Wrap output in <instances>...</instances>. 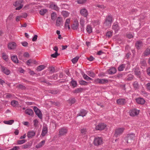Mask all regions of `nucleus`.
Returning <instances> with one entry per match:
<instances>
[{"mask_svg": "<svg viewBox=\"0 0 150 150\" xmlns=\"http://www.w3.org/2000/svg\"><path fill=\"white\" fill-rule=\"evenodd\" d=\"M71 83L74 88L76 87L77 85L76 82L74 79H73L71 81Z\"/></svg>", "mask_w": 150, "mask_h": 150, "instance_id": "obj_40", "label": "nucleus"}, {"mask_svg": "<svg viewBox=\"0 0 150 150\" xmlns=\"http://www.w3.org/2000/svg\"><path fill=\"white\" fill-rule=\"evenodd\" d=\"M70 23V20L69 19H66L65 24V27L66 28L67 27H68L69 29H70V28L69 26V23Z\"/></svg>", "mask_w": 150, "mask_h": 150, "instance_id": "obj_29", "label": "nucleus"}, {"mask_svg": "<svg viewBox=\"0 0 150 150\" xmlns=\"http://www.w3.org/2000/svg\"><path fill=\"white\" fill-rule=\"evenodd\" d=\"M139 113V111L138 110L134 109L131 110L130 111L129 115L132 116H134L137 115Z\"/></svg>", "mask_w": 150, "mask_h": 150, "instance_id": "obj_9", "label": "nucleus"}, {"mask_svg": "<svg viewBox=\"0 0 150 150\" xmlns=\"http://www.w3.org/2000/svg\"><path fill=\"white\" fill-rule=\"evenodd\" d=\"M59 55L60 54L58 53V52H55L54 53L51 54V56L52 57L56 58L57 56Z\"/></svg>", "mask_w": 150, "mask_h": 150, "instance_id": "obj_43", "label": "nucleus"}, {"mask_svg": "<svg viewBox=\"0 0 150 150\" xmlns=\"http://www.w3.org/2000/svg\"><path fill=\"white\" fill-rule=\"evenodd\" d=\"M2 57L5 60H6L8 58V56L6 55L5 53H2Z\"/></svg>", "mask_w": 150, "mask_h": 150, "instance_id": "obj_55", "label": "nucleus"}, {"mask_svg": "<svg viewBox=\"0 0 150 150\" xmlns=\"http://www.w3.org/2000/svg\"><path fill=\"white\" fill-rule=\"evenodd\" d=\"M136 46L138 49H139L143 45L142 41L139 40L136 42L135 44Z\"/></svg>", "mask_w": 150, "mask_h": 150, "instance_id": "obj_18", "label": "nucleus"}, {"mask_svg": "<svg viewBox=\"0 0 150 150\" xmlns=\"http://www.w3.org/2000/svg\"><path fill=\"white\" fill-rule=\"evenodd\" d=\"M112 28L114 30L115 32L116 33L119 30V27L116 23H115L112 25Z\"/></svg>", "mask_w": 150, "mask_h": 150, "instance_id": "obj_22", "label": "nucleus"}, {"mask_svg": "<svg viewBox=\"0 0 150 150\" xmlns=\"http://www.w3.org/2000/svg\"><path fill=\"white\" fill-rule=\"evenodd\" d=\"M69 103H70L71 104H74L76 101L75 99L74 98H73L71 99H69Z\"/></svg>", "mask_w": 150, "mask_h": 150, "instance_id": "obj_54", "label": "nucleus"}, {"mask_svg": "<svg viewBox=\"0 0 150 150\" xmlns=\"http://www.w3.org/2000/svg\"><path fill=\"white\" fill-rule=\"evenodd\" d=\"M21 44H22V45L23 46L25 47L28 46V43L27 42H26V41H24V42H22L21 43Z\"/></svg>", "mask_w": 150, "mask_h": 150, "instance_id": "obj_57", "label": "nucleus"}, {"mask_svg": "<svg viewBox=\"0 0 150 150\" xmlns=\"http://www.w3.org/2000/svg\"><path fill=\"white\" fill-rule=\"evenodd\" d=\"M83 90V89L82 88H77L74 91V93H78L80 92H81Z\"/></svg>", "mask_w": 150, "mask_h": 150, "instance_id": "obj_35", "label": "nucleus"}, {"mask_svg": "<svg viewBox=\"0 0 150 150\" xmlns=\"http://www.w3.org/2000/svg\"><path fill=\"white\" fill-rule=\"evenodd\" d=\"M14 122V120H11L8 121H4V123L8 125H11Z\"/></svg>", "mask_w": 150, "mask_h": 150, "instance_id": "obj_38", "label": "nucleus"}, {"mask_svg": "<svg viewBox=\"0 0 150 150\" xmlns=\"http://www.w3.org/2000/svg\"><path fill=\"white\" fill-rule=\"evenodd\" d=\"M17 87L20 88V89L23 90L25 89L26 88V87L25 86L21 84H19L17 86Z\"/></svg>", "mask_w": 150, "mask_h": 150, "instance_id": "obj_52", "label": "nucleus"}, {"mask_svg": "<svg viewBox=\"0 0 150 150\" xmlns=\"http://www.w3.org/2000/svg\"><path fill=\"white\" fill-rule=\"evenodd\" d=\"M106 126V125L104 123H100L96 126V130H102L104 129Z\"/></svg>", "mask_w": 150, "mask_h": 150, "instance_id": "obj_7", "label": "nucleus"}, {"mask_svg": "<svg viewBox=\"0 0 150 150\" xmlns=\"http://www.w3.org/2000/svg\"><path fill=\"white\" fill-rule=\"evenodd\" d=\"M87 0H77L78 4H83L86 2Z\"/></svg>", "mask_w": 150, "mask_h": 150, "instance_id": "obj_50", "label": "nucleus"}, {"mask_svg": "<svg viewBox=\"0 0 150 150\" xmlns=\"http://www.w3.org/2000/svg\"><path fill=\"white\" fill-rule=\"evenodd\" d=\"M16 46V44L14 42L10 43L8 44V47L9 49L11 50L15 49Z\"/></svg>", "mask_w": 150, "mask_h": 150, "instance_id": "obj_14", "label": "nucleus"}, {"mask_svg": "<svg viewBox=\"0 0 150 150\" xmlns=\"http://www.w3.org/2000/svg\"><path fill=\"white\" fill-rule=\"evenodd\" d=\"M67 132V130L65 128L63 127L59 129V134L61 136L66 134Z\"/></svg>", "mask_w": 150, "mask_h": 150, "instance_id": "obj_10", "label": "nucleus"}, {"mask_svg": "<svg viewBox=\"0 0 150 150\" xmlns=\"http://www.w3.org/2000/svg\"><path fill=\"white\" fill-rule=\"evenodd\" d=\"M23 0H17L13 4L15 7L18 6L16 8V10L21 9L23 6Z\"/></svg>", "mask_w": 150, "mask_h": 150, "instance_id": "obj_2", "label": "nucleus"}, {"mask_svg": "<svg viewBox=\"0 0 150 150\" xmlns=\"http://www.w3.org/2000/svg\"><path fill=\"white\" fill-rule=\"evenodd\" d=\"M11 59L12 61L15 63H18V60L16 55H13L11 56Z\"/></svg>", "mask_w": 150, "mask_h": 150, "instance_id": "obj_27", "label": "nucleus"}, {"mask_svg": "<svg viewBox=\"0 0 150 150\" xmlns=\"http://www.w3.org/2000/svg\"><path fill=\"white\" fill-rule=\"evenodd\" d=\"M124 130L123 128H118L115 129L114 134V136L117 137L118 136L120 135L123 132Z\"/></svg>", "mask_w": 150, "mask_h": 150, "instance_id": "obj_3", "label": "nucleus"}, {"mask_svg": "<svg viewBox=\"0 0 150 150\" xmlns=\"http://www.w3.org/2000/svg\"><path fill=\"white\" fill-rule=\"evenodd\" d=\"M62 21V18L61 17H58L56 21V25L60 26Z\"/></svg>", "mask_w": 150, "mask_h": 150, "instance_id": "obj_19", "label": "nucleus"}, {"mask_svg": "<svg viewBox=\"0 0 150 150\" xmlns=\"http://www.w3.org/2000/svg\"><path fill=\"white\" fill-rule=\"evenodd\" d=\"M84 22L85 21L83 19H80V23L81 25H84Z\"/></svg>", "mask_w": 150, "mask_h": 150, "instance_id": "obj_63", "label": "nucleus"}, {"mask_svg": "<svg viewBox=\"0 0 150 150\" xmlns=\"http://www.w3.org/2000/svg\"><path fill=\"white\" fill-rule=\"evenodd\" d=\"M112 22V17L110 15H108L106 16L104 24L107 26H110L111 25Z\"/></svg>", "mask_w": 150, "mask_h": 150, "instance_id": "obj_4", "label": "nucleus"}, {"mask_svg": "<svg viewBox=\"0 0 150 150\" xmlns=\"http://www.w3.org/2000/svg\"><path fill=\"white\" fill-rule=\"evenodd\" d=\"M150 54V48H148L145 51V54L147 56Z\"/></svg>", "mask_w": 150, "mask_h": 150, "instance_id": "obj_45", "label": "nucleus"}, {"mask_svg": "<svg viewBox=\"0 0 150 150\" xmlns=\"http://www.w3.org/2000/svg\"><path fill=\"white\" fill-rule=\"evenodd\" d=\"M47 132V128L46 126H43V127L42 131L41 133V135L42 137H44Z\"/></svg>", "mask_w": 150, "mask_h": 150, "instance_id": "obj_17", "label": "nucleus"}, {"mask_svg": "<svg viewBox=\"0 0 150 150\" xmlns=\"http://www.w3.org/2000/svg\"><path fill=\"white\" fill-rule=\"evenodd\" d=\"M136 101L137 103L142 105L144 104L145 102V100L143 98H136Z\"/></svg>", "mask_w": 150, "mask_h": 150, "instance_id": "obj_15", "label": "nucleus"}, {"mask_svg": "<svg viewBox=\"0 0 150 150\" xmlns=\"http://www.w3.org/2000/svg\"><path fill=\"white\" fill-rule=\"evenodd\" d=\"M37 62L35 60H33L31 59H29L26 62V64L27 65L29 66L30 63H33L34 64H35Z\"/></svg>", "mask_w": 150, "mask_h": 150, "instance_id": "obj_28", "label": "nucleus"}, {"mask_svg": "<svg viewBox=\"0 0 150 150\" xmlns=\"http://www.w3.org/2000/svg\"><path fill=\"white\" fill-rule=\"evenodd\" d=\"M86 129L83 128L81 129V133L83 134H86Z\"/></svg>", "mask_w": 150, "mask_h": 150, "instance_id": "obj_61", "label": "nucleus"}, {"mask_svg": "<svg viewBox=\"0 0 150 150\" xmlns=\"http://www.w3.org/2000/svg\"><path fill=\"white\" fill-rule=\"evenodd\" d=\"M87 112L84 109H81L80 110L79 113L77 114V117L82 116L83 117L86 116Z\"/></svg>", "mask_w": 150, "mask_h": 150, "instance_id": "obj_12", "label": "nucleus"}, {"mask_svg": "<svg viewBox=\"0 0 150 150\" xmlns=\"http://www.w3.org/2000/svg\"><path fill=\"white\" fill-rule=\"evenodd\" d=\"M79 25L78 21L77 20L74 21V23L71 25V28L74 30H76L78 28Z\"/></svg>", "mask_w": 150, "mask_h": 150, "instance_id": "obj_13", "label": "nucleus"}, {"mask_svg": "<svg viewBox=\"0 0 150 150\" xmlns=\"http://www.w3.org/2000/svg\"><path fill=\"white\" fill-rule=\"evenodd\" d=\"M45 67L44 65H40L38 66L37 68V70L38 71H40L45 69Z\"/></svg>", "mask_w": 150, "mask_h": 150, "instance_id": "obj_32", "label": "nucleus"}, {"mask_svg": "<svg viewBox=\"0 0 150 150\" xmlns=\"http://www.w3.org/2000/svg\"><path fill=\"white\" fill-rule=\"evenodd\" d=\"M134 72L135 74L137 76H139L141 74V73L138 68L136 67L134 68Z\"/></svg>", "mask_w": 150, "mask_h": 150, "instance_id": "obj_25", "label": "nucleus"}, {"mask_svg": "<svg viewBox=\"0 0 150 150\" xmlns=\"http://www.w3.org/2000/svg\"><path fill=\"white\" fill-rule=\"evenodd\" d=\"M125 64H122L120 65L118 68V70L119 71H122L125 68Z\"/></svg>", "mask_w": 150, "mask_h": 150, "instance_id": "obj_30", "label": "nucleus"}, {"mask_svg": "<svg viewBox=\"0 0 150 150\" xmlns=\"http://www.w3.org/2000/svg\"><path fill=\"white\" fill-rule=\"evenodd\" d=\"M133 86L134 88L136 89L138 88L139 87V85L137 81H135L133 83Z\"/></svg>", "mask_w": 150, "mask_h": 150, "instance_id": "obj_46", "label": "nucleus"}, {"mask_svg": "<svg viewBox=\"0 0 150 150\" xmlns=\"http://www.w3.org/2000/svg\"><path fill=\"white\" fill-rule=\"evenodd\" d=\"M116 70L115 68L112 67L108 70V73L110 74H113L116 72Z\"/></svg>", "mask_w": 150, "mask_h": 150, "instance_id": "obj_26", "label": "nucleus"}, {"mask_svg": "<svg viewBox=\"0 0 150 150\" xmlns=\"http://www.w3.org/2000/svg\"><path fill=\"white\" fill-rule=\"evenodd\" d=\"M112 35V33L111 31H108L107 32L106 34V36L110 38L111 37Z\"/></svg>", "mask_w": 150, "mask_h": 150, "instance_id": "obj_53", "label": "nucleus"}, {"mask_svg": "<svg viewBox=\"0 0 150 150\" xmlns=\"http://www.w3.org/2000/svg\"><path fill=\"white\" fill-rule=\"evenodd\" d=\"M58 74H54L53 75L51 76L50 77L48 76V78L50 79H53L54 80H56L57 79Z\"/></svg>", "mask_w": 150, "mask_h": 150, "instance_id": "obj_31", "label": "nucleus"}, {"mask_svg": "<svg viewBox=\"0 0 150 150\" xmlns=\"http://www.w3.org/2000/svg\"><path fill=\"white\" fill-rule=\"evenodd\" d=\"M50 71L53 73H54L55 71L54 68L53 67H49Z\"/></svg>", "mask_w": 150, "mask_h": 150, "instance_id": "obj_58", "label": "nucleus"}, {"mask_svg": "<svg viewBox=\"0 0 150 150\" xmlns=\"http://www.w3.org/2000/svg\"><path fill=\"white\" fill-rule=\"evenodd\" d=\"M11 103L12 106H15L18 104V102L17 101L13 100L11 102Z\"/></svg>", "mask_w": 150, "mask_h": 150, "instance_id": "obj_44", "label": "nucleus"}, {"mask_svg": "<svg viewBox=\"0 0 150 150\" xmlns=\"http://www.w3.org/2000/svg\"><path fill=\"white\" fill-rule=\"evenodd\" d=\"M117 103L120 105H123L125 103V99L120 98L117 100Z\"/></svg>", "mask_w": 150, "mask_h": 150, "instance_id": "obj_20", "label": "nucleus"}, {"mask_svg": "<svg viewBox=\"0 0 150 150\" xmlns=\"http://www.w3.org/2000/svg\"><path fill=\"white\" fill-rule=\"evenodd\" d=\"M96 6L102 9H103L105 8V7L103 5H96Z\"/></svg>", "mask_w": 150, "mask_h": 150, "instance_id": "obj_60", "label": "nucleus"}, {"mask_svg": "<svg viewBox=\"0 0 150 150\" xmlns=\"http://www.w3.org/2000/svg\"><path fill=\"white\" fill-rule=\"evenodd\" d=\"M1 70L4 73L8 75L10 73V71L6 67L3 66H1Z\"/></svg>", "mask_w": 150, "mask_h": 150, "instance_id": "obj_11", "label": "nucleus"}, {"mask_svg": "<svg viewBox=\"0 0 150 150\" xmlns=\"http://www.w3.org/2000/svg\"><path fill=\"white\" fill-rule=\"evenodd\" d=\"M62 14L65 17H67L69 15V13L66 11H63L62 12Z\"/></svg>", "mask_w": 150, "mask_h": 150, "instance_id": "obj_48", "label": "nucleus"}, {"mask_svg": "<svg viewBox=\"0 0 150 150\" xmlns=\"http://www.w3.org/2000/svg\"><path fill=\"white\" fill-rule=\"evenodd\" d=\"M87 74L88 76L92 77H94L95 76V74L91 71H88Z\"/></svg>", "mask_w": 150, "mask_h": 150, "instance_id": "obj_37", "label": "nucleus"}, {"mask_svg": "<svg viewBox=\"0 0 150 150\" xmlns=\"http://www.w3.org/2000/svg\"><path fill=\"white\" fill-rule=\"evenodd\" d=\"M20 149L19 146H15L13 148L11 149L10 150H16Z\"/></svg>", "mask_w": 150, "mask_h": 150, "instance_id": "obj_64", "label": "nucleus"}, {"mask_svg": "<svg viewBox=\"0 0 150 150\" xmlns=\"http://www.w3.org/2000/svg\"><path fill=\"white\" fill-rule=\"evenodd\" d=\"M79 58V57L76 56L74 58L71 60V61L73 64H75L78 61Z\"/></svg>", "mask_w": 150, "mask_h": 150, "instance_id": "obj_39", "label": "nucleus"}, {"mask_svg": "<svg viewBox=\"0 0 150 150\" xmlns=\"http://www.w3.org/2000/svg\"><path fill=\"white\" fill-rule=\"evenodd\" d=\"M13 14L11 13L7 18V19L9 20H11L13 18Z\"/></svg>", "mask_w": 150, "mask_h": 150, "instance_id": "obj_59", "label": "nucleus"}, {"mask_svg": "<svg viewBox=\"0 0 150 150\" xmlns=\"http://www.w3.org/2000/svg\"><path fill=\"white\" fill-rule=\"evenodd\" d=\"M20 16H21V18H25L27 16V14L26 13H24L22 15H20Z\"/></svg>", "mask_w": 150, "mask_h": 150, "instance_id": "obj_62", "label": "nucleus"}, {"mask_svg": "<svg viewBox=\"0 0 150 150\" xmlns=\"http://www.w3.org/2000/svg\"><path fill=\"white\" fill-rule=\"evenodd\" d=\"M45 142V140H43L40 142L39 144L36 146V147L37 148H40L44 144Z\"/></svg>", "mask_w": 150, "mask_h": 150, "instance_id": "obj_34", "label": "nucleus"}, {"mask_svg": "<svg viewBox=\"0 0 150 150\" xmlns=\"http://www.w3.org/2000/svg\"><path fill=\"white\" fill-rule=\"evenodd\" d=\"M30 145L29 144H26L23 146V149H28L30 148Z\"/></svg>", "mask_w": 150, "mask_h": 150, "instance_id": "obj_51", "label": "nucleus"}, {"mask_svg": "<svg viewBox=\"0 0 150 150\" xmlns=\"http://www.w3.org/2000/svg\"><path fill=\"white\" fill-rule=\"evenodd\" d=\"M135 137V134L133 133L128 134L125 138V139L127 143H130L134 140Z\"/></svg>", "mask_w": 150, "mask_h": 150, "instance_id": "obj_1", "label": "nucleus"}, {"mask_svg": "<svg viewBox=\"0 0 150 150\" xmlns=\"http://www.w3.org/2000/svg\"><path fill=\"white\" fill-rule=\"evenodd\" d=\"M102 139L100 137H96L95 138L93 144L95 146H99L102 143Z\"/></svg>", "mask_w": 150, "mask_h": 150, "instance_id": "obj_6", "label": "nucleus"}, {"mask_svg": "<svg viewBox=\"0 0 150 150\" xmlns=\"http://www.w3.org/2000/svg\"><path fill=\"white\" fill-rule=\"evenodd\" d=\"M82 74L83 75V77L84 79L88 81V79H89V77L87 75L85 74L83 72Z\"/></svg>", "mask_w": 150, "mask_h": 150, "instance_id": "obj_49", "label": "nucleus"}, {"mask_svg": "<svg viewBox=\"0 0 150 150\" xmlns=\"http://www.w3.org/2000/svg\"><path fill=\"white\" fill-rule=\"evenodd\" d=\"M50 8L56 11H58L59 9V8L57 5L53 4H50Z\"/></svg>", "mask_w": 150, "mask_h": 150, "instance_id": "obj_23", "label": "nucleus"}, {"mask_svg": "<svg viewBox=\"0 0 150 150\" xmlns=\"http://www.w3.org/2000/svg\"><path fill=\"white\" fill-rule=\"evenodd\" d=\"M47 12V10L46 9H41L39 11V13L41 15H44Z\"/></svg>", "mask_w": 150, "mask_h": 150, "instance_id": "obj_33", "label": "nucleus"}, {"mask_svg": "<svg viewBox=\"0 0 150 150\" xmlns=\"http://www.w3.org/2000/svg\"><path fill=\"white\" fill-rule=\"evenodd\" d=\"M34 110L35 114L40 119L42 118V114L40 110L36 107L34 106L33 108Z\"/></svg>", "mask_w": 150, "mask_h": 150, "instance_id": "obj_5", "label": "nucleus"}, {"mask_svg": "<svg viewBox=\"0 0 150 150\" xmlns=\"http://www.w3.org/2000/svg\"><path fill=\"white\" fill-rule=\"evenodd\" d=\"M26 142L25 139H23L22 140H19L17 142V144H21L25 143Z\"/></svg>", "mask_w": 150, "mask_h": 150, "instance_id": "obj_42", "label": "nucleus"}, {"mask_svg": "<svg viewBox=\"0 0 150 150\" xmlns=\"http://www.w3.org/2000/svg\"><path fill=\"white\" fill-rule=\"evenodd\" d=\"M108 82V80L106 79H97L95 80V82L96 83L104 84Z\"/></svg>", "mask_w": 150, "mask_h": 150, "instance_id": "obj_8", "label": "nucleus"}, {"mask_svg": "<svg viewBox=\"0 0 150 150\" xmlns=\"http://www.w3.org/2000/svg\"><path fill=\"white\" fill-rule=\"evenodd\" d=\"M81 15L85 17L87 16L88 15V12L87 10L85 8L81 9L80 11Z\"/></svg>", "mask_w": 150, "mask_h": 150, "instance_id": "obj_16", "label": "nucleus"}, {"mask_svg": "<svg viewBox=\"0 0 150 150\" xmlns=\"http://www.w3.org/2000/svg\"><path fill=\"white\" fill-rule=\"evenodd\" d=\"M35 133L34 131L29 132L27 134V136L29 138H31L35 136Z\"/></svg>", "mask_w": 150, "mask_h": 150, "instance_id": "obj_24", "label": "nucleus"}, {"mask_svg": "<svg viewBox=\"0 0 150 150\" xmlns=\"http://www.w3.org/2000/svg\"><path fill=\"white\" fill-rule=\"evenodd\" d=\"M86 30L87 32L89 33H90L92 32V28L90 25H87L86 28Z\"/></svg>", "mask_w": 150, "mask_h": 150, "instance_id": "obj_36", "label": "nucleus"}, {"mask_svg": "<svg viewBox=\"0 0 150 150\" xmlns=\"http://www.w3.org/2000/svg\"><path fill=\"white\" fill-rule=\"evenodd\" d=\"M33 122L34 123V126L35 127H37L38 125V121L37 119H35L34 120Z\"/></svg>", "mask_w": 150, "mask_h": 150, "instance_id": "obj_56", "label": "nucleus"}, {"mask_svg": "<svg viewBox=\"0 0 150 150\" xmlns=\"http://www.w3.org/2000/svg\"><path fill=\"white\" fill-rule=\"evenodd\" d=\"M57 17V14L54 12L52 13L51 14V19L53 20H54Z\"/></svg>", "mask_w": 150, "mask_h": 150, "instance_id": "obj_41", "label": "nucleus"}, {"mask_svg": "<svg viewBox=\"0 0 150 150\" xmlns=\"http://www.w3.org/2000/svg\"><path fill=\"white\" fill-rule=\"evenodd\" d=\"M25 113L26 114L30 116L33 115L34 114L33 110L29 109H27L25 110Z\"/></svg>", "mask_w": 150, "mask_h": 150, "instance_id": "obj_21", "label": "nucleus"}, {"mask_svg": "<svg viewBox=\"0 0 150 150\" xmlns=\"http://www.w3.org/2000/svg\"><path fill=\"white\" fill-rule=\"evenodd\" d=\"M79 84L82 85H87V82L83 80H81L79 81Z\"/></svg>", "mask_w": 150, "mask_h": 150, "instance_id": "obj_47", "label": "nucleus"}]
</instances>
